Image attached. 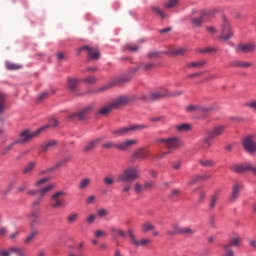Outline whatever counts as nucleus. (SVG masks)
<instances>
[{"instance_id": "obj_1", "label": "nucleus", "mask_w": 256, "mask_h": 256, "mask_svg": "<svg viewBox=\"0 0 256 256\" xmlns=\"http://www.w3.org/2000/svg\"><path fill=\"white\" fill-rule=\"evenodd\" d=\"M140 174L141 169H139V166H130L125 168L122 173L117 176V180L119 183H131L133 181H137Z\"/></svg>"}, {"instance_id": "obj_2", "label": "nucleus", "mask_w": 256, "mask_h": 256, "mask_svg": "<svg viewBox=\"0 0 256 256\" xmlns=\"http://www.w3.org/2000/svg\"><path fill=\"white\" fill-rule=\"evenodd\" d=\"M131 103V98L127 96H121L112 101L107 106L102 107L98 113L99 115H109V113L115 109H119V107H123V105H127Z\"/></svg>"}, {"instance_id": "obj_3", "label": "nucleus", "mask_w": 256, "mask_h": 256, "mask_svg": "<svg viewBox=\"0 0 256 256\" xmlns=\"http://www.w3.org/2000/svg\"><path fill=\"white\" fill-rule=\"evenodd\" d=\"M158 143H164L166 149L175 150L179 149V147H183L185 145L183 140L177 136L171 138H160L157 140Z\"/></svg>"}, {"instance_id": "obj_4", "label": "nucleus", "mask_w": 256, "mask_h": 256, "mask_svg": "<svg viewBox=\"0 0 256 256\" xmlns=\"http://www.w3.org/2000/svg\"><path fill=\"white\" fill-rule=\"evenodd\" d=\"M67 195L64 191H57L50 197V207L52 209H63L65 207V200L63 199Z\"/></svg>"}, {"instance_id": "obj_5", "label": "nucleus", "mask_w": 256, "mask_h": 256, "mask_svg": "<svg viewBox=\"0 0 256 256\" xmlns=\"http://www.w3.org/2000/svg\"><path fill=\"white\" fill-rule=\"evenodd\" d=\"M241 245V238L234 236L229 239L227 243L221 245L224 256H235V252L231 249V247H239Z\"/></svg>"}, {"instance_id": "obj_6", "label": "nucleus", "mask_w": 256, "mask_h": 256, "mask_svg": "<svg viewBox=\"0 0 256 256\" xmlns=\"http://www.w3.org/2000/svg\"><path fill=\"white\" fill-rule=\"evenodd\" d=\"M47 127L49 126L42 127L34 132L24 130L20 133L19 140L16 141H18V143H28V141H31V139H35V137H37V135H39L43 129H47Z\"/></svg>"}, {"instance_id": "obj_7", "label": "nucleus", "mask_w": 256, "mask_h": 256, "mask_svg": "<svg viewBox=\"0 0 256 256\" xmlns=\"http://www.w3.org/2000/svg\"><path fill=\"white\" fill-rule=\"evenodd\" d=\"M168 95H169V90L162 89L156 92H152L148 96H142V99L144 101H147V103H151V101H159L161 99H165V97H167Z\"/></svg>"}, {"instance_id": "obj_8", "label": "nucleus", "mask_w": 256, "mask_h": 256, "mask_svg": "<svg viewBox=\"0 0 256 256\" xmlns=\"http://www.w3.org/2000/svg\"><path fill=\"white\" fill-rule=\"evenodd\" d=\"M235 49L237 53H255L256 43L255 42L240 43L236 46Z\"/></svg>"}, {"instance_id": "obj_9", "label": "nucleus", "mask_w": 256, "mask_h": 256, "mask_svg": "<svg viewBox=\"0 0 256 256\" xmlns=\"http://www.w3.org/2000/svg\"><path fill=\"white\" fill-rule=\"evenodd\" d=\"M81 51H86V53L88 54V57H90V59H94V61H97V59L101 57V54L99 53V50L97 48H93L89 46L80 47L77 50V55H80Z\"/></svg>"}, {"instance_id": "obj_10", "label": "nucleus", "mask_w": 256, "mask_h": 256, "mask_svg": "<svg viewBox=\"0 0 256 256\" xmlns=\"http://www.w3.org/2000/svg\"><path fill=\"white\" fill-rule=\"evenodd\" d=\"M233 37V32L231 31V26L229 24V21L224 19L220 39L222 41H229V39Z\"/></svg>"}, {"instance_id": "obj_11", "label": "nucleus", "mask_w": 256, "mask_h": 256, "mask_svg": "<svg viewBox=\"0 0 256 256\" xmlns=\"http://www.w3.org/2000/svg\"><path fill=\"white\" fill-rule=\"evenodd\" d=\"M139 141L135 139H127L125 141H122L120 143H117L116 149L118 151H129L131 147H135V145H138Z\"/></svg>"}, {"instance_id": "obj_12", "label": "nucleus", "mask_w": 256, "mask_h": 256, "mask_svg": "<svg viewBox=\"0 0 256 256\" xmlns=\"http://www.w3.org/2000/svg\"><path fill=\"white\" fill-rule=\"evenodd\" d=\"M233 171H235V173H247V171H252V173L256 175V165L249 164V163L235 165L233 167Z\"/></svg>"}, {"instance_id": "obj_13", "label": "nucleus", "mask_w": 256, "mask_h": 256, "mask_svg": "<svg viewBox=\"0 0 256 256\" xmlns=\"http://www.w3.org/2000/svg\"><path fill=\"white\" fill-rule=\"evenodd\" d=\"M210 139H217V137H221L223 133H225V125L214 126L212 129L206 132Z\"/></svg>"}, {"instance_id": "obj_14", "label": "nucleus", "mask_w": 256, "mask_h": 256, "mask_svg": "<svg viewBox=\"0 0 256 256\" xmlns=\"http://www.w3.org/2000/svg\"><path fill=\"white\" fill-rule=\"evenodd\" d=\"M149 157V151L146 148H138L132 154V161H143Z\"/></svg>"}, {"instance_id": "obj_15", "label": "nucleus", "mask_w": 256, "mask_h": 256, "mask_svg": "<svg viewBox=\"0 0 256 256\" xmlns=\"http://www.w3.org/2000/svg\"><path fill=\"white\" fill-rule=\"evenodd\" d=\"M186 111L188 113H200V115H207V113L211 111V108L197 105H188L186 106Z\"/></svg>"}, {"instance_id": "obj_16", "label": "nucleus", "mask_w": 256, "mask_h": 256, "mask_svg": "<svg viewBox=\"0 0 256 256\" xmlns=\"http://www.w3.org/2000/svg\"><path fill=\"white\" fill-rule=\"evenodd\" d=\"M93 109L91 106H87L82 110H79L77 113L72 114L69 116V119H75V117L78 119V121H83L89 115V112Z\"/></svg>"}, {"instance_id": "obj_17", "label": "nucleus", "mask_w": 256, "mask_h": 256, "mask_svg": "<svg viewBox=\"0 0 256 256\" xmlns=\"http://www.w3.org/2000/svg\"><path fill=\"white\" fill-rule=\"evenodd\" d=\"M70 158L69 157H65L62 160H60L58 163L55 164V166L49 167L45 170H42L40 172V175H45V173H51L53 171H55V169H59V167H63L64 165H67V163H69Z\"/></svg>"}, {"instance_id": "obj_18", "label": "nucleus", "mask_w": 256, "mask_h": 256, "mask_svg": "<svg viewBox=\"0 0 256 256\" xmlns=\"http://www.w3.org/2000/svg\"><path fill=\"white\" fill-rule=\"evenodd\" d=\"M243 147L248 153H255L256 151V143L251 136H248L243 140Z\"/></svg>"}, {"instance_id": "obj_19", "label": "nucleus", "mask_w": 256, "mask_h": 256, "mask_svg": "<svg viewBox=\"0 0 256 256\" xmlns=\"http://www.w3.org/2000/svg\"><path fill=\"white\" fill-rule=\"evenodd\" d=\"M229 67H237L238 69H249L253 67L251 62L243 61V60H235L229 64Z\"/></svg>"}, {"instance_id": "obj_20", "label": "nucleus", "mask_w": 256, "mask_h": 256, "mask_svg": "<svg viewBox=\"0 0 256 256\" xmlns=\"http://www.w3.org/2000/svg\"><path fill=\"white\" fill-rule=\"evenodd\" d=\"M239 193H241V184L236 183L232 188V193L230 195V203H235L239 199Z\"/></svg>"}, {"instance_id": "obj_21", "label": "nucleus", "mask_w": 256, "mask_h": 256, "mask_svg": "<svg viewBox=\"0 0 256 256\" xmlns=\"http://www.w3.org/2000/svg\"><path fill=\"white\" fill-rule=\"evenodd\" d=\"M131 133L129 126H124L117 130L112 131V135L115 137H125V135H129Z\"/></svg>"}, {"instance_id": "obj_22", "label": "nucleus", "mask_w": 256, "mask_h": 256, "mask_svg": "<svg viewBox=\"0 0 256 256\" xmlns=\"http://www.w3.org/2000/svg\"><path fill=\"white\" fill-rule=\"evenodd\" d=\"M103 139H105V137H100V138H96L95 140H92L84 147V151L86 152L93 151V149H95V147H97V145H99V143H101Z\"/></svg>"}, {"instance_id": "obj_23", "label": "nucleus", "mask_w": 256, "mask_h": 256, "mask_svg": "<svg viewBox=\"0 0 256 256\" xmlns=\"http://www.w3.org/2000/svg\"><path fill=\"white\" fill-rule=\"evenodd\" d=\"M155 66V63L153 62L141 63L138 68L134 69V73H136V71H139V69H141L142 71H152V69H155Z\"/></svg>"}, {"instance_id": "obj_24", "label": "nucleus", "mask_w": 256, "mask_h": 256, "mask_svg": "<svg viewBox=\"0 0 256 256\" xmlns=\"http://www.w3.org/2000/svg\"><path fill=\"white\" fill-rule=\"evenodd\" d=\"M206 61L205 60H200V61H196V62H188L186 63V67L188 69H201V67H204V65H206Z\"/></svg>"}, {"instance_id": "obj_25", "label": "nucleus", "mask_w": 256, "mask_h": 256, "mask_svg": "<svg viewBox=\"0 0 256 256\" xmlns=\"http://www.w3.org/2000/svg\"><path fill=\"white\" fill-rule=\"evenodd\" d=\"M149 243H151V240L149 238H142L141 240H138L136 238L132 245H134V247H147Z\"/></svg>"}, {"instance_id": "obj_26", "label": "nucleus", "mask_w": 256, "mask_h": 256, "mask_svg": "<svg viewBox=\"0 0 256 256\" xmlns=\"http://www.w3.org/2000/svg\"><path fill=\"white\" fill-rule=\"evenodd\" d=\"M91 185V179L89 178H84L82 179L79 184H78V189H80V191H85V189L89 188Z\"/></svg>"}, {"instance_id": "obj_27", "label": "nucleus", "mask_w": 256, "mask_h": 256, "mask_svg": "<svg viewBox=\"0 0 256 256\" xmlns=\"http://www.w3.org/2000/svg\"><path fill=\"white\" fill-rule=\"evenodd\" d=\"M79 85V80L75 78H68V89L69 91H76Z\"/></svg>"}, {"instance_id": "obj_28", "label": "nucleus", "mask_w": 256, "mask_h": 256, "mask_svg": "<svg viewBox=\"0 0 256 256\" xmlns=\"http://www.w3.org/2000/svg\"><path fill=\"white\" fill-rule=\"evenodd\" d=\"M128 127L130 129V133L133 131H143V129H149V125L147 124H133Z\"/></svg>"}, {"instance_id": "obj_29", "label": "nucleus", "mask_w": 256, "mask_h": 256, "mask_svg": "<svg viewBox=\"0 0 256 256\" xmlns=\"http://www.w3.org/2000/svg\"><path fill=\"white\" fill-rule=\"evenodd\" d=\"M205 13H202L198 18H192L191 23L194 27H201L203 25V19H205Z\"/></svg>"}, {"instance_id": "obj_30", "label": "nucleus", "mask_w": 256, "mask_h": 256, "mask_svg": "<svg viewBox=\"0 0 256 256\" xmlns=\"http://www.w3.org/2000/svg\"><path fill=\"white\" fill-rule=\"evenodd\" d=\"M205 179V176H201V174H196L195 176L191 177L188 181V185H195V183H199L200 181H203Z\"/></svg>"}, {"instance_id": "obj_31", "label": "nucleus", "mask_w": 256, "mask_h": 256, "mask_svg": "<svg viewBox=\"0 0 256 256\" xmlns=\"http://www.w3.org/2000/svg\"><path fill=\"white\" fill-rule=\"evenodd\" d=\"M57 147L56 140H50L42 145V151H49V149Z\"/></svg>"}, {"instance_id": "obj_32", "label": "nucleus", "mask_w": 256, "mask_h": 256, "mask_svg": "<svg viewBox=\"0 0 256 256\" xmlns=\"http://www.w3.org/2000/svg\"><path fill=\"white\" fill-rule=\"evenodd\" d=\"M176 131L179 133H187V131H191V125L189 124H180L175 127Z\"/></svg>"}, {"instance_id": "obj_33", "label": "nucleus", "mask_w": 256, "mask_h": 256, "mask_svg": "<svg viewBox=\"0 0 256 256\" xmlns=\"http://www.w3.org/2000/svg\"><path fill=\"white\" fill-rule=\"evenodd\" d=\"M52 189H55V184H48L46 187L39 191L40 197H45V194L52 191Z\"/></svg>"}, {"instance_id": "obj_34", "label": "nucleus", "mask_w": 256, "mask_h": 256, "mask_svg": "<svg viewBox=\"0 0 256 256\" xmlns=\"http://www.w3.org/2000/svg\"><path fill=\"white\" fill-rule=\"evenodd\" d=\"M56 90L51 89L50 91H45L42 94L38 96V101H43V99H47V97H50V95H55Z\"/></svg>"}, {"instance_id": "obj_35", "label": "nucleus", "mask_w": 256, "mask_h": 256, "mask_svg": "<svg viewBox=\"0 0 256 256\" xmlns=\"http://www.w3.org/2000/svg\"><path fill=\"white\" fill-rule=\"evenodd\" d=\"M181 226H179V225H174L173 227H172V229H170V230H168V235H171V236H173V235H181Z\"/></svg>"}, {"instance_id": "obj_36", "label": "nucleus", "mask_w": 256, "mask_h": 256, "mask_svg": "<svg viewBox=\"0 0 256 256\" xmlns=\"http://www.w3.org/2000/svg\"><path fill=\"white\" fill-rule=\"evenodd\" d=\"M35 162H29L26 166H25V168L22 170V173L24 174V175H27V174H29V173H31V171H33L34 169H35Z\"/></svg>"}, {"instance_id": "obj_37", "label": "nucleus", "mask_w": 256, "mask_h": 256, "mask_svg": "<svg viewBox=\"0 0 256 256\" xmlns=\"http://www.w3.org/2000/svg\"><path fill=\"white\" fill-rule=\"evenodd\" d=\"M102 183L107 187H111L112 185H115V178H113V176H106L103 178Z\"/></svg>"}, {"instance_id": "obj_38", "label": "nucleus", "mask_w": 256, "mask_h": 256, "mask_svg": "<svg viewBox=\"0 0 256 256\" xmlns=\"http://www.w3.org/2000/svg\"><path fill=\"white\" fill-rule=\"evenodd\" d=\"M120 81H123V80H113L109 84L102 86L99 89V91H107V89H111V87H115V85H119Z\"/></svg>"}, {"instance_id": "obj_39", "label": "nucleus", "mask_w": 256, "mask_h": 256, "mask_svg": "<svg viewBox=\"0 0 256 256\" xmlns=\"http://www.w3.org/2000/svg\"><path fill=\"white\" fill-rule=\"evenodd\" d=\"M155 229V225L152 223L146 222L142 224V233H148V231H153Z\"/></svg>"}, {"instance_id": "obj_40", "label": "nucleus", "mask_w": 256, "mask_h": 256, "mask_svg": "<svg viewBox=\"0 0 256 256\" xmlns=\"http://www.w3.org/2000/svg\"><path fill=\"white\" fill-rule=\"evenodd\" d=\"M199 163L202 165V167H213V166H215V162L213 160H209V159H200Z\"/></svg>"}, {"instance_id": "obj_41", "label": "nucleus", "mask_w": 256, "mask_h": 256, "mask_svg": "<svg viewBox=\"0 0 256 256\" xmlns=\"http://www.w3.org/2000/svg\"><path fill=\"white\" fill-rule=\"evenodd\" d=\"M181 235H195V229H192L191 227H182Z\"/></svg>"}, {"instance_id": "obj_42", "label": "nucleus", "mask_w": 256, "mask_h": 256, "mask_svg": "<svg viewBox=\"0 0 256 256\" xmlns=\"http://www.w3.org/2000/svg\"><path fill=\"white\" fill-rule=\"evenodd\" d=\"M110 233L117 235L118 237H125V231L123 229H117L115 227L110 228Z\"/></svg>"}, {"instance_id": "obj_43", "label": "nucleus", "mask_w": 256, "mask_h": 256, "mask_svg": "<svg viewBox=\"0 0 256 256\" xmlns=\"http://www.w3.org/2000/svg\"><path fill=\"white\" fill-rule=\"evenodd\" d=\"M6 69H8L9 71H17L21 69V65L12 62H6Z\"/></svg>"}, {"instance_id": "obj_44", "label": "nucleus", "mask_w": 256, "mask_h": 256, "mask_svg": "<svg viewBox=\"0 0 256 256\" xmlns=\"http://www.w3.org/2000/svg\"><path fill=\"white\" fill-rule=\"evenodd\" d=\"M217 201H219V197L217 195H213L209 203L210 211H213V209H215V207L217 206Z\"/></svg>"}, {"instance_id": "obj_45", "label": "nucleus", "mask_w": 256, "mask_h": 256, "mask_svg": "<svg viewBox=\"0 0 256 256\" xmlns=\"http://www.w3.org/2000/svg\"><path fill=\"white\" fill-rule=\"evenodd\" d=\"M213 139H215V138H210L209 134L206 132V139H204L203 147L205 149H209V147H213V142H211V141H213Z\"/></svg>"}, {"instance_id": "obj_46", "label": "nucleus", "mask_w": 256, "mask_h": 256, "mask_svg": "<svg viewBox=\"0 0 256 256\" xmlns=\"http://www.w3.org/2000/svg\"><path fill=\"white\" fill-rule=\"evenodd\" d=\"M10 253H15L17 256H21L25 253V251L21 247H11Z\"/></svg>"}, {"instance_id": "obj_47", "label": "nucleus", "mask_w": 256, "mask_h": 256, "mask_svg": "<svg viewBox=\"0 0 256 256\" xmlns=\"http://www.w3.org/2000/svg\"><path fill=\"white\" fill-rule=\"evenodd\" d=\"M103 149H117V144L113 141L106 142L102 145Z\"/></svg>"}, {"instance_id": "obj_48", "label": "nucleus", "mask_w": 256, "mask_h": 256, "mask_svg": "<svg viewBox=\"0 0 256 256\" xmlns=\"http://www.w3.org/2000/svg\"><path fill=\"white\" fill-rule=\"evenodd\" d=\"M151 9H152L153 13H155L156 15L161 17V19H165V14L163 13V11H161V9H159L156 6H152Z\"/></svg>"}, {"instance_id": "obj_49", "label": "nucleus", "mask_w": 256, "mask_h": 256, "mask_svg": "<svg viewBox=\"0 0 256 256\" xmlns=\"http://www.w3.org/2000/svg\"><path fill=\"white\" fill-rule=\"evenodd\" d=\"M77 219H79V214H78V213H71V214L67 217L68 223H75V221H77Z\"/></svg>"}, {"instance_id": "obj_50", "label": "nucleus", "mask_w": 256, "mask_h": 256, "mask_svg": "<svg viewBox=\"0 0 256 256\" xmlns=\"http://www.w3.org/2000/svg\"><path fill=\"white\" fill-rule=\"evenodd\" d=\"M97 82V78L95 76H87L83 79V83H88L89 85H93V83Z\"/></svg>"}, {"instance_id": "obj_51", "label": "nucleus", "mask_w": 256, "mask_h": 256, "mask_svg": "<svg viewBox=\"0 0 256 256\" xmlns=\"http://www.w3.org/2000/svg\"><path fill=\"white\" fill-rule=\"evenodd\" d=\"M94 237H96L97 239H100L101 237H107V232L100 230V229L95 230Z\"/></svg>"}, {"instance_id": "obj_52", "label": "nucleus", "mask_w": 256, "mask_h": 256, "mask_svg": "<svg viewBox=\"0 0 256 256\" xmlns=\"http://www.w3.org/2000/svg\"><path fill=\"white\" fill-rule=\"evenodd\" d=\"M96 219H97V215L90 214L88 217H86L85 222L87 223V225H91V224L95 223Z\"/></svg>"}, {"instance_id": "obj_53", "label": "nucleus", "mask_w": 256, "mask_h": 256, "mask_svg": "<svg viewBox=\"0 0 256 256\" xmlns=\"http://www.w3.org/2000/svg\"><path fill=\"white\" fill-rule=\"evenodd\" d=\"M18 143H19V141L15 140V141L12 142L10 145H8L5 150H2L1 154H2V155H7V153H9V151H11V148H12V147H15V145H17Z\"/></svg>"}, {"instance_id": "obj_54", "label": "nucleus", "mask_w": 256, "mask_h": 256, "mask_svg": "<svg viewBox=\"0 0 256 256\" xmlns=\"http://www.w3.org/2000/svg\"><path fill=\"white\" fill-rule=\"evenodd\" d=\"M179 3V0H168L165 4L166 9H171L173 7H176V5Z\"/></svg>"}, {"instance_id": "obj_55", "label": "nucleus", "mask_w": 256, "mask_h": 256, "mask_svg": "<svg viewBox=\"0 0 256 256\" xmlns=\"http://www.w3.org/2000/svg\"><path fill=\"white\" fill-rule=\"evenodd\" d=\"M37 235H39L37 230L32 231L31 234L26 238L25 243H31V241H33L34 237H37Z\"/></svg>"}, {"instance_id": "obj_56", "label": "nucleus", "mask_w": 256, "mask_h": 256, "mask_svg": "<svg viewBox=\"0 0 256 256\" xmlns=\"http://www.w3.org/2000/svg\"><path fill=\"white\" fill-rule=\"evenodd\" d=\"M143 189H145V187L142 186L141 184H139V182H136V183L134 184V190H135V192L137 193V195L143 193Z\"/></svg>"}, {"instance_id": "obj_57", "label": "nucleus", "mask_w": 256, "mask_h": 256, "mask_svg": "<svg viewBox=\"0 0 256 256\" xmlns=\"http://www.w3.org/2000/svg\"><path fill=\"white\" fill-rule=\"evenodd\" d=\"M97 215H98V217H100V219H103V218L107 217V215H109V211H107V209H99L97 211Z\"/></svg>"}, {"instance_id": "obj_58", "label": "nucleus", "mask_w": 256, "mask_h": 256, "mask_svg": "<svg viewBox=\"0 0 256 256\" xmlns=\"http://www.w3.org/2000/svg\"><path fill=\"white\" fill-rule=\"evenodd\" d=\"M125 49L128 51H131L132 53H135V52L139 51V46L133 45V44H128L125 46Z\"/></svg>"}, {"instance_id": "obj_59", "label": "nucleus", "mask_w": 256, "mask_h": 256, "mask_svg": "<svg viewBox=\"0 0 256 256\" xmlns=\"http://www.w3.org/2000/svg\"><path fill=\"white\" fill-rule=\"evenodd\" d=\"M27 189H29V183L28 182H24L22 185H20L17 188L19 193H23V191H26Z\"/></svg>"}, {"instance_id": "obj_60", "label": "nucleus", "mask_w": 256, "mask_h": 256, "mask_svg": "<svg viewBox=\"0 0 256 256\" xmlns=\"http://www.w3.org/2000/svg\"><path fill=\"white\" fill-rule=\"evenodd\" d=\"M5 109V94H0V113Z\"/></svg>"}, {"instance_id": "obj_61", "label": "nucleus", "mask_w": 256, "mask_h": 256, "mask_svg": "<svg viewBox=\"0 0 256 256\" xmlns=\"http://www.w3.org/2000/svg\"><path fill=\"white\" fill-rule=\"evenodd\" d=\"M128 237L130 238L131 243L134 244L136 239H137V237L133 233V229H128Z\"/></svg>"}, {"instance_id": "obj_62", "label": "nucleus", "mask_w": 256, "mask_h": 256, "mask_svg": "<svg viewBox=\"0 0 256 256\" xmlns=\"http://www.w3.org/2000/svg\"><path fill=\"white\" fill-rule=\"evenodd\" d=\"M179 193H181L179 189H172L169 196L170 199H175V197H179Z\"/></svg>"}, {"instance_id": "obj_63", "label": "nucleus", "mask_w": 256, "mask_h": 256, "mask_svg": "<svg viewBox=\"0 0 256 256\" xmlns=\"http://www.w3.org/2000/svg\"><path fill=\"white\" fill-rule=\"evenodd\" d=\"M246 107H249V109H252V111H256V100L247 102Z\"/></svg>"}, {"instance_id": "obj_64", "label": "nucleus", "mask_w": 256, "mask_h": 256, "mask_svg": "<svg viewBox=\"0 0 256 256\" xmlns=\"http://www.w3.org/2000/svg\"><path fill=\"white\" fill-rule=\"evenodd\" d=\"M185 51H187V49L178 48V49L174 50L172 53H173V55H185Z\"/></svg>"}]
</instances>
